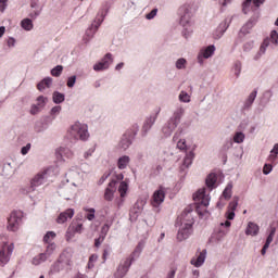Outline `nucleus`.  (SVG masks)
Returning a JSON list of instances; mask_svg holds the SVG:
<instances>
[{
    "label": "nucleus",
    "mask_w": 278,
    "mask_h": 278,
    "mask_svg": "<svg viewBox=\"0 0 278 278\" xmlns=\"http://www.w3.org/2000/svg\"><path fill=\"white\" fill-rule=\"evenodd\" d=\"M54 103H63L64 101V93H60L59 91H54L52 96Z\"/></svg>",
    "instance_id": "473e14b6"
},
{
    "label": "nucleus",
    "mask_w": 278,
    "mask_h": 278,
    "mask_svg": "<svg viewBox=\"0 0 278 278\" xmlns=\"http://www.w3.org/2000/svg\"><path fill=\"white\" fill-rule=\"evenodd\" d=\"M277 231V228L276 227H273L270 229V232H269V236L267 237V240L265 242V244H267V247H270V243L273 242L274 238H275V233Z\"/></svg>",
    "instance_id": "c9c22d12"
},
{
    "label": "nucleus",
    "mask_w": 278,
    "mask_h": 278,
    "mask_svg": "<svg viewBox=\"0 0 278 278\" xmlns=\"http://www.w3.org/2000/svg\"><path fill=\"white\" fill-rule=\"evenodd\" d=\"M257 233H260V226H257V224H255L253 222H250L245 229V235L247 236H257Z\"/></svg>",
    "instance_id": "aec40b11"
},
{
    "label": "nucleus",
    "mask_w": 278,
    "mask_h": 278,
    "mask_svg": "<svg viewBox=\"0 0 278 278\" xmlns=\"http://www.w3.org/2000/svg\"><path fill=\"white\" fill-rule=\"evenodd\" d=\"M37 105L39 108H45V105H47V98H45L43 96H39L37 98Z\"/></svg>",
    "instance_id": "37998d69"
},
{
    "label": "nucleus",
    "mask_w": 278,
    "mask_h": 278,
    "mask_svg": "<svg viewBox=\"0 0 278 278\" xmlns=\"http://www.w3.org/2000/svg\"><path fill=\"white\" fill-rule=\"evenodd\" d=\"M23 224V212L13 211L8 218V231H18L21 225Z\"/></svg>",
    "instance_id": "20e7f679"
},
{
    "label": "nucleus",
    "mask_w": 278,
    "mask_h": 278,
    "mask_svg": "<svg viewBox=\"0 0 278 278\" xmlns=\"http://www.w3.org/2000/svg\"><path fill=\"white\" fill-rule=\"evenodd\" d=\"M155 16H157V9H153L150 13H148L146 15V18H148V21H151L152 18H155Z\"/></svg>",
    "instance_id": "de8ad7c7"
},
{
    "label": "nucleus",
    "mask_w": 278,
    "mask_h": 278,
    "mask_svg": "<svg viewBox=\"0 0 278 278\" xmlns=\"http://www.w3.org/2000/svg\"><path fill=\"white\" fill-rule=\"evenodd\" d=\"M193 200L197 203H200L201 205H204V207H207V205H210V193H207L205 188L199 189L193 194Z\"/></svg>",
    "instance_id": "423d86ee"
},
{
    "label": "nucleus",
    "mask_w": 278,
    "mask_h": 278,
    "mask_svg": "<svg viewBox=\"0 0 278 278\" xmlns=\"http://www.w3.org/2000/svg\"><path fill=\"white\" fill-rule=\"evenodd\" d=\"M194 160V152H189L185 159H184V164L182 166H185V168H188L191 164L192 161Z\"/></svg>",
    "instance_id": "c756f323"
},
{
    "label": "nucleus",
    "mask_w": 278,
    "mask_h": 278,
    "mask_svg": "<svg viewBox=\"0 0 278 278\" xmlns=\"http://www.w3.org/2000/svg\"><path fill=\"white\" fill-rule=\"evenodd\" d=\"M58 249V245L55 243H49L46 247V252H43V255L49 260V257L52 256L53 253H55V250Z\"/></svg>",
    "instance_id": "a878e982"
},
{
    "label": "nucleus",
    "mask_w": 278,
    "mask_h": 278,
    "mask_svg": "<svg viewBox=\"0 0 278 278\" xmlns=\"http://www.w3.org/2000/svg\"><path fill=\"white\" fill-rule=\"evenodd\" d=\"M214 51H216V47L208 46L205 48V50H202L198 55V61L200 64H203V58L204 60H207V58H212L214 55Z\"/></svg>",
    "instance_id": "f8f14e48"
},
{
    "label": "nucleus",
    "mask_w": 278,
    "mask_h": 278,
    "mask_svg": "<svg viewBox=\"0 0 278 278\" xmlns=\"http://www.w3.org/2000/svg\"><path fill=\"white\" fill-rule=\"evenodd\" d=\"M257 97V90H254L250 93L249 98L245 101V108H251L253 105V101H255V98Z\"/></svg>",
    "instance_id": "7c9ffc66"
},
{
    "label": "nucleus",
    "mask_w": 278,
    "mask_h": 278,
    "mask_svg": "<svg viewBox=\"0 0 278 278\" xmlns=\"http://www.w3.org/2000/svg\"><path fill=\"white\" fill-rule=\"evenodd\" d=\"M112 62H114L112 53H106L101 62L93 65V71H106V68H110V64H112Z\"/></svg>",
    "instance_id": "1a4fd4ad"
},
{
    "label": "nucleus",
    "mask_w": 278,
    "mask_h": 278,
    "mask_svg": "<svg viewBox=\"0 0 278 278\" xmlns=\"http://www.w3.org/2000/svg\"><path fill=\"white\" fill-rule=\"evenodd\" d=\"M104 240H105V236L99 237L98 239L94 240V247L99 249V247H101Z\"/></svg>",
    "instance_id": "864d4df0"
},
{
    "label": "nucleus",
    "mask_w": 278,
    "mask_h": 278,
    "mask_svg": "<svg viewBox=\"0 0 278 278\" xmlns=\"http://www.w3.org/2000/svg\"><path fill=\"white\" fill-rule=\"evenodd\" d=\"M38 112H40V106L38 104H34L30 109V114L36 115Z\"/></svg>",
    "instance_id": "4d7b16f0"
},
{
    "label": "nucleus",
    "mask_w": 278,
    "mask_h": 278,
    "mask_svg": "<svg viewBox=\"0 0 278 278\" xmlns=\"http://www.w3.org/2000/svg\"><path fill=\"white\" fill-rule=\"evenodd\" d=\"M178 12L180 14V23L182 25H186V23L190 22V10L188 4H184L182 7H180Z\"/></svg>",
    "instance_id": "ddd939ff"
},
{
    "label": "nucleus",
    "mask_w": 278,
    "mask_h": 278,
    "mask_svg": "<svg viewBox=\"0 0 278 278\" xmlns=\"http://www.w3.org/2000/svg\"><path fill=\"white\" fill-rule=\"evenodd\" d=\"M227 30L226 24H220L217 29L214 31L213 36L216 40H218V38L223 37V34H225V31Z\"/></svg>",
    "instance_id": "cd10ccee"
},
{
    "label": "nucleus",
    "mask_w": 278,
    "mask_h": 278,
    "mask_svg": "<svg viewBox=\"0 0 278 278\" xmlns=\"http://www.w3.org/2000/svg\"><path fill=\"white\" fill-rule=\"evenodd\" d=\"M29 149H31V143H28L25 147H23L21 150L22 155H27V153H29Z\"/></svg>",
    "instance_id": "5fc2aeb1"
},
{
    "label": "nucleus",
    "mask_w": 278,
    "mask_h": 278,
    "mask_svg": "<svg viewBox=\"0 0 278 278\" xmlns=\"http://www.w3.org/2000/svg\"><path fill=\"white\" fill-rule=\"evenodd\" d=\"M216 180H217L216 174H210L205 180L206 187L210 190H214V186H216Z\"/></svg>",
    "instance_id": "5701e85b"
},
{
    "label": "nucleus",
    "mask_w": 278,
    "mask_h": 278,
    "mask_svg": "<svg viewBox=\"0 0 278 278\" xmlns=\"http://www.w3.org/2000/svg\"><path fill=\"white\" fill-rule=\"evenodd\" d=\"M268 247H269L268 244H264V247L261 251L262 255H266V250L268 249Z\"/></svg>",
    "instance_id": "69168bd1"
},
{
    "label": "nucleus",
    "mask_w": 278,
    "mask_h": 278,
    "mask_svg": "<svg viewBox=\"0 0 278 278\" xmlns=\"http://www.w3.org/2000/svg\"><path fill=\"white\" fill-rule=\"evenodd\" d=\"M269 40L274 45H278V33H277V30H271Z\"/></svg>",
    "instance_id": "a19ab883"
},
{
    "label": "nucleus",
    "mask_w": 278,
    "mask_h": 278,
    "mask_svg": "<svg viewBox=\"0 0 278 278\" xmlns=\"http://www.w3.org/2000/svg\"><path fill=\"white\" fill-rule=\"evenodd\" d=\"M205 255H207V250H203L197 257H193L191 264L195 266V268H200V266H203L205 263Z\"/></svg>",
    "instance_id": "2eb2a0df"
},
{
    "label": "nucleus",
    "mask_w": 278,
    "mask_h": 278,
    "mask_svg": "<svg viewBox=\"0 0 278 278\" xmlns=\"http://www.w3.org/2000/svg\"><path fill=\"white\" fill-rule=\"evenodd\" d=\"M110 231V225L105 224L102 227V233H104V236H108V232Z\"/></svg>",
    "instance_id": "052dcab7"
},
{
    "label": "nucleus",
    "mask_w": 278,
    "mask_h": 278,
    "mask_svg": "<svg viewBox=\"0 0 278 278\" xmlns=\"http://www.w3.org/2000/svg\"><path fill=\"white\" fill-rule=\"evenodd\" d=\"M68 134L74 140H88V125L77 122L71 127Z\"/></svg>",
    "instance_id": "f03ea898"
},
{
    "label": "nucleus",
    "mask_w": 278,
    "mask_h": 278,
    "mask_svg": "<svg viewBox=\"0 0 278 278\" xmlns=\"http://www.w3.org/2000/svg\"><path fill=\"white\" fill-rule=\"evenodd\" d=\"M110 256V250L105 249L102 254V260L105 262L108 257Z\"/></svg>",
    "instance_id": "bf43d9fd"
},
{
    "label": "nucleus",
    "mask_w": 278,
    "mask_h": 278,
    "mask_svg": "<svg viewBox=\"0 0 278 278\" xmlns=\"http://www.w3.org/2000/svg\"><path fill=\"white\" fill-rule=\"evenodd\" d=\"M60 112H62V106H60V105L54 106V108H52V110H51V115H52V116H55L56 114H60Z\"/></svg>",
    "instance_id": "6e6d98bb"
},
{
    "label": "nucleus",
    "mask_w": 278,
    "mask_h": 278,
    "mask_svg": "<svg viewBox=\"0 0 278 278\" xmlns=\"http://www.w3.org/2000/svg\"><path fill=\"white\" fill-rule=\"evenodd\" d=\"M16 42V40H14V38H9L8 40V46L9 47H14V43Z\"/></svg>",
    "instance_id": "680f3d73"
},
{
    "label": "nucleus",
    "mask_w": 278,
    "mask_h": 278,
    "mask_svg": "<svg viewBox=\"0 0 278 278\" xmlns=\"http://www.w3.org/2000/svg\"><path fill=\"white\" fill-rule=\"evenodd\" d=\"M264 1L266 0H245L243 2V12L245 14H249V10H251V3H253L254 8H260V5H263Z\"/></svg>",
    "instance_id": "dca6fc26"
},
{
    "label": "nucleus",
    "mask_w": 278,
    "mask_h": 278,
    "mask_svg": "<svg viewBox=\"0 0 278 278\" xmlns=\"http://www.w3.org/2000/svg\"><path fill=\"white\" fill-rule=\"evenodd\" d=\"M84 231V225L83 224H72L66 232V240H71L75 237V233H81Z\"/></svg>",
    "instance_id": "9b49d317"
},
{
    "label": "nucleus",
    "mask_w": 278,
    "mask_h": 278,
    "mask_svg": "<svg viewBox=\"0 0 278 278\" xmlns=\"http://www.w3.org/2000/svg\"><path fill=\"white\" fill-rule=\"evenodd\" d=\"M73 216H75V211H73V208H67L58 216L56 223L59 225H63V223H66V220H68V218H73Z\"/></svg>",
    "instance_id": "4468645a"
},
{
    "label": "nucleus",
    "mask_w": 278,
    "mask_h": 278,
    "mask_svg": "<svg viewBox=\"0 0 278 278\" xmlns=\"http://www.w3.org/2000/svg\"><path fill=\"white\" fill-rule=\"evenodd\" d=\"M186 67V59H179L176 62V68L181 70Z\"/></svg>",
    "instance_id": "a18cd8bd"
},
{
    "label": "nucleus",
    "mask_w": 278,
    "mask_h": 278,
    "mask_svg": "<svg viewBox=\"0 0 278 278\" xmlns=\"http://www.w3.org/2000/svg\"><path fill=\"white\" fill-rule=\"evenodd\" d=\"M62 71H64V67L62 65H58L51 71L52 77H60L62 75Z\"/></svg>",
    "instance_id": "f704fd0d"
},
{
    "label": "nucleus",
    "mask_w": 278,
    "mask_h": 278,
    "mask_svg": "<svg viewBox=\"0 0 278 278\" xmlns=\"http://www.w3.org/2000/svg\"><path fill=\"white\" fill-rule=\"evenodd\" d=\"M181 116H184V109H179L174 113V116L168 121L167 125L163 127V134H165V136H170V134L177 129V126L181 121Z\"/></svg>",
    "instance_id": "7ed1b4c3"
},
{
    "label": "nucleus",
    "mask_w": 278,
    "mask_h": 278,
    "mask_svg": "<svg viewBox=\"0 0 278 278\" xmlns=\"http://www.w3.org/2000/svg\"><path fill=\"white\" fill-rule=\"evenodd\" d=\"M47 181V170L38 173L31 180H30V188H38V186H42Z\"/></svg>",
    "instance_id": "9d476101"
},
{
    "label": "nucleus",
    "mask_w": 278,
    "mask_h": 278,
    "mask_svg": "<svg viewBox=\"0 0 278 278\" xmlns=\"http://www.w3.org/2000/svg\"><path fill=\"white\" fill-rule=\"evenodd\" d=\"M181 227L177 233L178 242H184V240H188L192 235V225H194V218H192V211L190 208H186L180 216Z\"/></svg>",
    "instance_id": "f257e3e1"
},
{
    "label": "nucleus",
    "mask_w": 278,
    "mask_h": 278,
    "mask_svg": "<svg viewBox=\"0 0 278 278\" xmlns=\"http://www.w3.org/2000/svg\"><path fill=\"white\" fill-rule=\"evenodd\" d=\"M130 159L127 155H124L117 160V167L119 170H125L129 166Z\"/></svg>",
    "instance_id": "412c9836"
},
{
    "label": "nucleus",
    "mask_w": 278,
    "mask_h": 278,
    "mask_svg": "<svg viewBox=\"0 0 278 278\" xmlns=\"http://www.w3.org/2000/svg\"><path fill=\"white\" fill-rule=\"evenodd\" d=\"M240 71H242V63H241L240 61H237V62L235 63V75H236L237 77L240 76Z\"/></svg>",
    "instance_id": "c03bdc74"
},
{
    "label": "nucleus",
    "mask_w": 278,
    "mask_h": 278,
    "mask_svg": "<svg viewBox=\"0 0 278 278\" xmlns=\"http://www.w3.org/2000/svg\"><path fill=\"white\" fill-rule=\"evenodd\" d=\"M115 191H116V181H111L104 192L105 201H112V199H114Z\"/></svg>",
    "instance_id": "f3484780"
},
{
    "label": "nucleus",
    "mask_w": 278,
    "mask_h": 278,
    "mask_svg": "<svg viewBox=\"0 0 278 278\" xmlns=\"http://www.w3.org/2000/svg\"><path fill=\"white\" fill-rule=\"evenodd\" d=\"M270 45V39H265L261 46V51L262 53H264L266 51V47H268Z\"/></svg>",
    "instance_id": "603ef678"
},
{
    "label": "nucleus",
    "mask_w": 278,
    "mask_h": 278,
    "mask_svg": "<svg viewBox=\"0 0 278 278\" xmlns=\"http://www.w3.org/2000/svg\"><path fill=\"white\" fill-rule=\"evenodd\" d=\"M108 177H110V174H104L100 180H99V184H103V181H105V179H108Z\"/></svg>",
    "instance_id": "e2e57ef3"
},
{
    "label": "nucleus",
    "mask_w": 278,
    "mask_h": 278,
    "mask_svg": "<svg viewBox=\"0 0 278 278\" xmlns=\"http://www.w3.org/2000/svg\"><path fill=\"white\" fill-rule=\"evenodd\" d=\"M186 141L185 139H180L178 142H177V148L180 149V151H186Z\"/></svg>",
    "instance_id": "8fccbe9b"
},
{
    "label": "nucleus",
    "mask_w": 278,
    "mask_h": 278,
    "mask_svg": "<svg viewBox=\"0 0 278 278\" xmlns=\"http://www.w3.org/2000/svg\"><path fill=\"white\" fill-rule=\"evenodd\" d=\"M153 123H155V117L148 118L143 125V130L149 131V129H151L153 126Z\"/></svg>",
    "instance_id": "4c0bfd02"
},
{
    "label": "nucleus",
    "mask_w": 278,
    "mask_h": 278,
    "mask_svg": "<svg viewBox=\"0 0 278 278\" xmlns=\"http://www.w3.org/2000/svg\"><path fill=\"white\" fill-rule=\"evenodd\" d=\"M175 269H172L168 274H167V278H175Z\"/></svg>",
    "instance_id": "0e129e2a"
},
{
    "label": "nucleus",
    "mask_w": 278,
    "mask_h": 278,
    "mask_svg": "<svg viewBox=\"0 0 278 278\" xmlns=\"http://www.w3.org/2000/svg\"><path fill=\"white\" fill-rule=\"evenodd\" d=\"M22 28L25 29L26 31H31L34 29V22H31L30 18H24L21 22Z\"/></svg>",
    "instance_id": "bb28decb"
},
{
    "label": "nucleus",
    "mask_w": 278,
    "mask_h": 278,
    "mask_svg": "<svg viewBox=\"0 0 278 278\" xmlns=\"http://www.w3.org/2000/svg\"><path fill=\"white\" fill-rule=\"evenodd\" d=\"M56 237H58V235L55 233V231H48L43 236V244H55V242H53V240H55Z\"/></svg>",
    "instance_id": "4be33fe9"
},
{
    "label": "nucleus",
    "mask_w": 278,
    "mask_h": 278,
    "mask_svg": "<svg viewBox=\"0 0 278 278\" xmlns=\"http://www.w3.org/2000/svg\"><path fill=\"white\" fill-rule=\"evenodd\" d=\"M38 14H40L39 12H35V13H30L29 16L30 18H36V16H38Z\"/></svg>",
    "instance_id": "774afa93"
},
{
    "label": "nucleus",
    "mask_w": 278,
    "mask_h": 278,
    "mask_svg": "<svg viewBox=\"0 0 278 278\" xmlns=\"http://www.w3.org/2000/svg\"><path fill=\"white\" fill-rule=\"evenodd\" d=\"M85 212H88L86 215L87 220H94V208H86Z\"/></svg>",
    "instance_id": "79ce46f5"
},
{
    "label": "nucleus",
    "mask_w": 278,
    "mask_h": 278,
    "mask_svg": "<svg viewBox=\"0 0 278 278\" xmlns=\"http://www.w3.org/2000/svg\"><path fill=\"white\" fill-rule=\"evenodd\" d=\"M129 189V185H127V182L125 181H122L119 184V187H118V192L121 194V197H125V194H127V190Z\"/></svg>",
    "instance_id": "2f4dec72"
},
{
    "label": "nucleus",
    "mask_w": 278,
    "mask_h": 278,
    "mask_svg": "<svg viewBox=\"0 0 278 278\" xmlns=\"http://www.w3.org/2000/svg\"><path fill=\"white\" fill-rule=\"evenodd\" d=\"M53 79L51 78H45L43 80H41L38 85H37V89L42 91L46 88H51V84H52Z\"/></svg>",
    "instance_id": "393cba45"
},
{
    "label": "nucleus",
    "mask_w": 278,
    "mask_h": 278,
    "mask_svg": "<svg viewBox=\"0 0 278 278\" xmlns=\"http://www.w3.org/2000/svg\"><path fill=\"white\" fill-rule=\"evenodd\" d=\"M131 144V139L124 136V138L119 142L121 149L127 150L129 149V146Z\"/></svg>",
    "instance_id": "72a5a7b5"
},
{
    "label": "nucleus",
    "mask_w": 278,
    "mask_h": 278,
    "mask_svg": "<svg viewBox=\"0 0 278 278\" xmlns=\"http://www.w3.org/2000/svg\"><path fill=\"white\" fill-rule=\"evenodd\" d=\"M179 100L182 101V103H190V94H188L185 91H181L179 94Z\"/></svg>",
    "instance_id": "ea45409f"
},
{
    "label": "nucleus",
    "mask_w": 278,
    "mask_h": 278,
    "mask_svg": "<svg viewBox=\"0 0 278 278\" xmlns=\"http://www.w3.org/2000/svg\"><path fill=\"white\" fill-rule=\"evenodd\" d=\"M131 262H134V256H130L124 261V263L119 264L117 267V270L115 273L116 278H123L127 275L129 271V268L131 266Z\"/></svg>",
    "instance_id": "0eeeda50"
},
{
    "label": "nucleus",
    "mask_w": 278,
    "mask_h": 278,
    "mask_svg": "<svg viewBox=\"0 0 278 278\" xmlns=\"http://www.w3.org/2000/svg\"><path fill=\"white\" fill-rule=\"evenodd\" d=\"M273 170V165L271 164H265L263 167V173L264 175H269V173Z\"/></svg>",
    "instance_id": "3c124183"
},
{
    "label": "nucleus",
    "mask_w": 278,
    "mask_h": 278,
    "mask_svg": "<svg viewBox=\"0 0 278 278\" xmlns=\"http://www.w3.org/2000/svg\"><path fill=\"white\" fill-rule=\"evenodd\" d=\"M12 253H14V243L4 242L0 250V266H5L10 262Z\"/></svg>",
    "instance_id": "39448f33"
},
{
    "label": "nucleus",
    "mask_w": 278,
    "mask_h": 278,
    "mask_svg": "<svg viewBox=\"0 0 278 278\" xmlns=\"http://www.w3.org/2000/svg\"><path fill=\"white\" fill-rule=\"evenodd\" d=\"M97 260H99V255L97 254H91L88 261V268L92 269V267L94 266V264L97 263Z\"/></svg>",
    "instance_id": "e433bc0d"
},
{
    "label": "nucleus",
    "mask_w": 278,
    "mask_h": 278,
    "mask_svg": "<svg viewBox=\"0 0 278 278\" xmlns=\"http://www.w3.org/2000/svg\"><path fill=\"white\" fill-rule=\"evenodd\" d=\"M61 155H65L66 157H73V152L68 149L61 148L60 150Z\"/></svg>",
    "instance_id": "09e8293b"
},
{
    "label": "nucleus",
    "mask_w": 278,
    "mask_h": 278,
    "mask_svg": "<svg viewBox=\"0 0 278 278\" xmlns=\"http://www.w3.org/2000/svg\"><path fill=\"white\" fill-rule=\"evenodd\" d=\"M237 207H238V201H232L229 203L228 211L226 212V218L228 220H233V218H236Z\"/></svg>",
    "instance_id": "6ab92c4d"
},
{
    "label": "nucleus",
    "mask_w": 278,
    "mask_h": 278,
    "mask_svg": "<svg viewBox=\"0 0 278 278\" xmlns=\"http://www.w3.org/2000/svg\"><path fill=\"white\" fill-rule=\"evenodd\" d=\"M233 189V186L231 184L227 185V187L225 188L222 198L219 199V202H217V207H224L225 204H220L223 199H225V201H229V199H231V190Z\"/></svg>",
    "instance_id": "a211bd4d"
},
{
    "label": "nucleus",
    "mask_w": 278,
    "mask_h": 278,
    "mask_svg": "<svg viewBox=\"0 0 278 278\" xmlns=\"http://www.w3.org/2000/svg\"><path fill=\"white\" fill-rule=\"evenodd\" d=\"M277 155H278V143H276L274 146V149L270 151L268 162H270L271 164H275V162H277Z\"/></svg>",
    "instance_id": "c85d7f7f"
},
{
    "label": "nucleus",
    "mask_w": 278,
    "mask_h": 278,
    "mask_svg": "<svg viewBox=\"0 0 278 278\" xmlns=\"http://www.w3.org/2000/svg\"><path fill=\"white\" fill-rule=\"evenodd\" d=\"M233 142H236L237 144H241V142H244V134L237 132L233 137Z\"/></svg>",
    "instance_id": "58836bf2"
},
{
    "label": "nucleus",
    "mask_w": 278,
    "mask_h": 278,
    "mask_svg": "<svg viewBox=\"0 0 278 278\" xmlns=\"http://www.w3.org/2000/svg\"><path fill=\"white\" fill-rule=\"evenodd\" d=\"M3 34H5V26L0 27V38L3 37Z\"/></svg>",
    "instance_id": "338daca9"
},
{
    "label": "nucleus",
    "mask_w": 278,
    "mask_h": 278,
    "mask_svg": "<svg viewBox=\"0 0 278 278\" xmlns=\"http://www.w3.org/2000/svg\"><path fill=\"white\" fill-rule=\"evenodd\" d=\"M164 199H166V191L163 187H160L159 190L154 191L152 195L151 205L152 207H160L162 203H164Z\"/></svg>",
    "instance_id": "6e6552de"
},
{
    "label": "nucleus",
    "mask_w": 278,
    "mask_h": 278,
    "mask_svg": "<svg viewBox=\"0 0 278 278\" xmlns=\"http://www.w3.org/2000/svg\"><path fill=\"white\" fill-rule=\"evenodd\" d=\"M8 8V0H0V12H4Z\"/></svg>",
    "instance_id": "13d9d810"
},
{
    "label": "nucleus",
    "mask_w": 278,
    "mask_h": 278,
    "mask_svg": "<svg viewBox=\"0 0 278 278\" xmlns=\"http://www.w3.org/2000/svg\"><path fill=\"white\" fill-rule=\"evenodd\" d=\"M77 81V76H71L67 79V87L68 88H73V86H75V83Z\"/></svg>",
    "instance_id": "49530a36"
},
{
    "label": "nucleus",
    "mask_w": 278,
    "mask_h": 278,
    "mask_svg": "<svg viewBox=\"0 0 278 278\" xmlns=\"http://www.w3.org/2000/svg\"><path fill=\"white\" fill-rule=\"evenodd\" d=\"M47 254L40 253L33 258L31 264H34V266H40V264L47 262Z\"/></svg>",
    "instance_id": "b1692460"
}]
</instances>
